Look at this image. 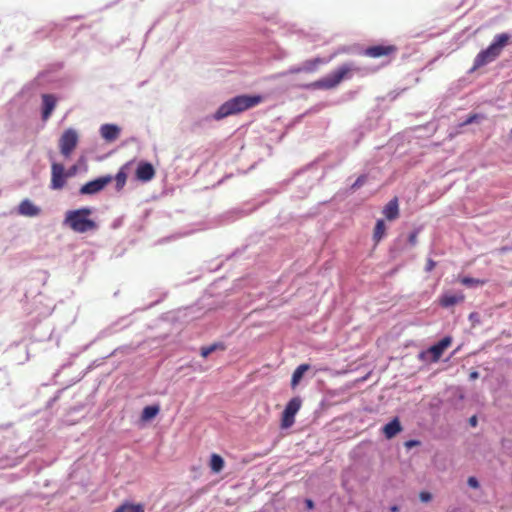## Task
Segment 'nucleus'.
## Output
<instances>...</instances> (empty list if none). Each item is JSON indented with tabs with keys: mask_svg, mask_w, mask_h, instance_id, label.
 <instances>
[{
	"mask_svg": "<svg viewBox=\"0 0 512 512\" xmlns=\"http://www.w3.org/2000/svg\"><path fill=\"white\" fill-rule=\"evenodd\" d=\"M113 180L111 175H105L87 182L80 188V194L93 195L102 191Z\"/></svg>",
	"mask_w": 512,
	"mask_h": 512,
	"instance_id": "obj_8",
	"label": "nucleus"
},
{
	"mask_svg": "<svg viewBox=\"0 0 512 512\" xmlns=\"http://www.w3.org/2000/svg\"><path fill=\"white\" fill-rule=\"evenodd\" d=\"M357 70L352 63H346L332 71L325 77L308 84L306 87L310 89L331 90L336 88L343 80L350 79L352 72Z\"/></svg>",
	"mask_w": 512,
	"mask_h": 512,
	"instance_id": "obj_3",
	"label": "nucleus"
},
{
	"mask_svg": "<svg viewBox=\"0 0 512 512\" xmlns=\"http://www.w3.org/2000/svg\"><path fill=\"white\" fill-rule=\"evenodd\" d=\"M79 142V136L76 130L66 129L59 139V149L65 158H69Z\"/></svg>",
	"mask_w": 512,
	"mask_h": 512,
	"instance_id": "obj_5",
	"label": "nucleus"
},
{
	"mask_svg": "<svg viewBox=\"0 0 512 512\" xmlns=\"http://www.w3.org/2000/svg\"><path fill=\"white\" fill-rule=\"evenodd\" d=\"M467 483L471 488H474V489L479 488V482L474 476L469 477L467 480Z\"/></svg>",
	"mask_w": 512,
	"mask_h": 512,
	"instance_id": "obj_29",
	"label": "nucleus"
},
{
	"mask_svg": "<svg viewBox=\"0 0 512 512\" xmlns=\"http://www.w3.org/2000/svg\"><path fill=\"white\" fill-rule=\"evenodd\" d=\"M306 506L308 509H312L314 507V503L311 499L306 500Z\"/></svg>",
	"mask_w": 512,
	"mask_h": 512,
	"instance_id": "obj_38",
	"label": "nucleus"
},
{
	"mask_svg": "<svg viewBox=\"0 0 512 512\" xmlns=\"http://www.w3.org/2000/svg\"><path fill=\"white\" fill-rule=\"evenodd\" d=\"M262 102L259 95H239L223 103L216 111L214 118L221 120L230 115L238 114Z\"/></svg>",
	"mask_w": 512,
	"mask_h": 512,
	"instance_id": "obj_1",
	"label": "nucleus"
},
{
	"mask_svg": "<svg viewBox=\"0 0 512 512\" xmlns=\"http://www.w3.org/2000/svg\"><path fill=\"white\" fill-rule=\"evenodd\" d=\"M509 40V34H497L494 37L493 42L486 49L480 51L476 55L471 71H475L498 58L502 49L508 44Z\"/></svg>",
	"mask_w": 512,
	"mask_h": 512,
	"instance_id": "obj_2",
	"label": "nucleus"
},
{
	"mask_svg": "<svg viewBox=\"0 0 512 512\" xmlns=\"http://www.w3.org/2000/svg\"><path fill=\"white\" fill-rule=\"evenodd\" d=\"M477 423H478V420H477V417L475 415H473L472 417L469 418V424L472 427H476Z\"/></svg>",
	"mask_w": 512,
	"mask_h": 512,
	"instance_id": "obj_35",
	"label": "nucleus"
},
{
	"mask_svg": "<svg viewBox=\"0 0 512 512\" xmlns=\"http://www.w3.org/2000/svg\"><path fill=\"white\" fill-rule=\"evenodd\" d=\"M42 119L44 121L48 120L56 107L57 99L52 94H43L42 95Z\"/></svg>",
	"mask_w": 512,
	"mask_h": 512,
	"instance_id": "obj_13",
	"label": "nucleus"
},
{
	"mask_svg": "<svg viewBox=\"0 0 512 512\" xmlns=\"http://www.w3.org/2000/svg\"><path fill=\"white\" fill-rule=\"evenodd\" d=\"M399 510L400 509H399V507L397 505H393V506L390 507V511L391 512H399Z\"/></svg>",
	"mask_w": 512,
	"mask_h": 512,
	"instance_id": "obj_39",
	"label": "nucleus"
},
{
	"mask_svg": "<svg viewBox=\"0 0 512 512\" xmlns=\"http://www.w3.org/2000/svg\"><path fill=\"white\" fill-rule=\"evenodd\" d=\"M478 377H479V373H478L477 371H473V372H471V373H470V375H469V378H470L471 380H475V379H477Z\"/></svg>",
	"mask_w": 512,
	"mask_h": 512,
	"instance_id": "obj_37",
	"label": "nucleus"
},
{
	"mask_svg": "<svg viewBox=\"0 0 512 512\" xmlns=\"http://www.w3.org/2000/svg\"><path fill=\"white\" fill-rule=\"evenodd\" d=\"M160 411V407L158 405H150L146 406L141 414V420L142 421H149L157 416V414Z\"/></svg>",
	"mask_w": 512,
	"mask_h": 512,
	"instance_id": "obj_23",
	"label": "nucleus"
},
{
	"mask_svg": "<svg viewBox=\"0 0 512 512\" xmlns=\"http://www.w3.org/2000/svg\"><path fill=\"white\" fill-rule=\"evenodd\" d=\"M77 171V167L76 166H72L67 172H66V175H67V178L68 177H71L73 176Z\"/></svg>",
	"mask_w": 512,
	"mask_h": 512,
	"instance_id": "obj_34",
	"label": "nucleus"
},
{
	"mask_svg": "<svg viewBox=\"0 0 512 512\" xmlns=\"http://www.w3.org/2000/svg\"><path fill=\"white\" fill-rule=\"evenodd\" d=\"M419 498L422 502H429L432 499V495L429 492L422 491L419 494Z\"/></svg>",
	"mask_w": 512,
	"mask_h": 512,
	"instance_id": "obj_28",
	"label": "nucleus"
},
{
	"mask_svg": "<svg viewBox=\"0 0 512 512\" xmlns=\"http://www.w3.org/2000/svg\"><path fill=\"white\" fill-rule=\"evenodd\" d=\"M417 236H418V233L417 232H412L409 237H408V241L411 245H415L417 243Z\"/></svg>",
	"mask_w": 512,
	"mask_h": 512,
	"instance_id": "obj_32",
	"label": "nucleus"
},
{
	"mask_svg": "<svg viewBox=\"0 0 512 512\" xmlns=\"http://www.w3.org/2000/svg\"><path fill=\"white\" fill-rule=\"evenodd\" d=\"M464 300L465 295L462 292L445 293L440 297L439 303L442 307L448 308L456 304L462 303Z\"/></svg>",
	"mask_w": 512,
	"mask_h": 512,
	"instance_id": "obj_12",
	"label": "nucleus"
},
{
	"mask_svg": "<svg viewBox=\"0 0 512 512\" xmlns=\"http://www.w3.org/2000/svg\"><path fill=\"white\" fill-rule=\"evenodd\" d=\"M386 233V225L384 223V220L379 219L376 222V225L374 227L373 231V240L375 244H378L382 238L385 236Z\"/></svg>",
	"mask_w": 512,
	"mask_h": 512,
	"instance_id": "obj_20",
	"label": "nucleus"
},
{
	"mask_svg": "<svg viewBox=\"0 0 512 512\" xmlns=\"http://www.w3.org/2000/svg\"><path fill=\"white\" fill-rule=\"evenodd\" d=\"M436 266V262L432 259H428L426 262L425 270L431 272Z\"/></svg>",
	"mask_w": 512,
	"mask_h": 512,
	"instance_id": "obj_31",
	"label": "nucleus"
},
{
	"mask_svg": "<svg viewBox=\"0 0 512 512\" xmlns=\"http://www.w3.org/2000/svg\"><path fill=\"white\" fill-rule=\"evenodd\" d=\"M460 282L463 285L468 286V287L483 285L485 283L484 280H480V279H476V278H471V277H463L460 280Z\"/></svg>",
	"mask_w": 512,
	"mask_h": 512,
	"instance_id": "obj_26",
	"label": "nucleus"
},
{
	"mask_svg": "<svg viewBox=\"0 0 512 512\" xmlns=\"http://www.w3.org/2000/svg\"><path fill=\"white\" fill-rule=\"evenodd\" d=\"M452 338L447 336L441 339L438 343L432 345L428 349V353L432 356V361L437 362L442 357L444 351L451 345Z\"/></svg>",
	"mask_w": 512,
	"mask_h": 512,
	"instance_id": "obj_10",
	"label": "nucleus"
},
{
	"mask_svg": "<svg viewBox=\"0 0 512 512\" xmlns=\"http://www.w3.org/2000/svg\"><path fill=\"white\" fill-rule=\"evenodd\" d=\"M102 138L108 142L115 141L120 135V128L114 124H104L100 128Z\"/></svg>",
	"mask_w": 512,
	"mask_h": 512,
	"instance_id": "obj_15",
	"label": "nucleus"
},
{
	"mask_svg": "<svg viewBox=\"0 0 512 512\" xmlns=\"http://www.w3.org/2000/svg\"><path fill=\"white\" fill-rule=\"evenodd\" d=\"M479 115L478 114H472L470 115L462 124L461 126H466V125H469L473 122H475L477 119H478Z\"/></svg>",
	"mask_w": 512,
	"mask_h": 512,
	"instance_id": "obj_30",
	"label": "nucleus"
},
{
	"mask_svg": "<svg viewBox=\"0 0 512 512\" xmlns=\"http://www.w3.org/2000/svg\"><path fill=\"white\" fill-rule=\"evenodd\" d=\"M323 63H324V60L319 57L311 59V60H307L302 65L303 72L312 73L317 70V68L320 64H323Z\"/></svg>",
	"mask_w": 512,
	"mask_h": 512,
	"instance_id": "obj_24",
	"label": "nucleus"
},
{
	"mask_svg": "<svg viewBox=\"0 0 512 512\" xmlns=\"http://www.w3.org/2000/svg\"><path fill=\"white\" fill-rule=\"evenodd\" d=\"M401 430L402 427L398 418H394L383 427V432L388 439L395 437Z\"/></svg>",
	"mask_w": 512,
	"mask_h": 512,
	"instance_id": "obj_17",
	"label": "nucleus"
},
{
	"mask_svg": "<svg viewBox=\"0 0 512 512\" xmlns=\"http://www.w3.org/2000/svg\"><path fill=\"white\" fill-rule=\"evenodd\" d=\"M309 369H310L309 364H301L294 370V372L292 374V378H291V387L293 389L297 387V385L300 383L304 373L307 372Z\"/></svg>",
	"mask_w": 512,
	"mask_h": 512,
	"instance_id": "obj_18",
	"label": "nucleus"
},
{
	"mask_svg": "<svg viewBox=\"0 0 512 512\" xmlns=\"http://www.w3.org/2000/svg\"><path fill=\"white\" fill-rule=\"evenodd\" d=\"M302 405L300 397L292 398L286 405L281 418V427L283 429L290 428L295 422V415L298 413Z\"/></svg>",
	"mask_w": 512,
	"mask_h": 512,
	"instance_id": "obj_6",
	"label": "nucleus"
},
{
	"mask_svg": "<svg viewBox=\"0 0 512 512\" xmlns=\"http://www.w3.org/2000/svg\"><path fill=\"white\" fill-rule=\"evenodd\" d=\"M382 213L388 221L396 220L399 217V201L397 197L391 199L383 208Z\"/></svg>",
	"mask_w": 512,
	"mask_h": 512,
	"instance_id": "obj_14",
	"label": "nucleus"
},
{
	"mask_svg": "<svg viewBox=\"0 0 512 512\" xmlns=\"http://www.w3.org/2000/svg\"><path fill=\"white\" fill-rule=\"evenodd\" d=\"M91 214L92 210L90 208L70 210L66 213L65 224L77 233L93 231L97 228V224L89 218Z\"/></svg>",
	"mask_w": 512,
	"mask_h": 512,
	"instance_id": "obj_4",
	"label": "nucleus"
},
{
	"mask_svg": "<svg viewBox=\"0 0 512 512\" xmlns=\"http://www.w3.org/2000/svg\"><path fill=\"white\" fill-rule=\"evenodd\" d=\"M113 512H145L144 506L140 503L124 502Z\"/></svg>",
	"mask_w": 512,
	"mask_h": 512,
	"instance_id": "obj_19",
	"label": "nucleus"
},
{
	"mask_svg": "<svg viewBox=\"0 0 512 512\" xmlns=\"http://www.w3.org/2000/svg\"><path fill=\"white\" fill-rule=\"evenodd\" d=\"M18 213L23 216L33 217L40 213V209L35 206L30 200H23L18 206Z\"/></svg>",
	"mask_w": 512,
	"mask_h": 512,
	"instance_id": "obj_16",
	"label": "nucleus"
},
{
	"mask_svg": "<svg viewBox=\"0 0 512 512\" xmlns=\"http://www.w3.org/2000/svg\"><path fill=\"white\" fill-rule=\"evenodd\" d=\"M224 464H225L224 460L220 455H218L216 453H213L211 455L209 466H210V469L212 470V472H214V473L221 472L224 468Z\"/></svg>",
	"mask_w": 512,
	"mask_h": 512,
	"instance_id": "obj_21",
	"label": "nucleus"
},
{
	"mask_svg": "<svg viewBox=\"0 0 512 512\" xmlns=\"http://www.w3.org/2000/svg\"><path fill=\"white\" fill-rule=\"evenodd\" d=\"M226 347L222 342H216L209 346H203L200 349V354L203 358H207L211 353L217 351V350H225Z\"/></svg>",
	"mask_w": 512,
	"mask_h": 512,
	"instance_id": "obj_22",
	"label": "nucleus"
},
{
	"mask_svg": "<svg viewBox=\"0 0 512 512\" xmlns=\"http://www.w3.org/2000/svg\"><path fill=\"white\" fill-rule=\"evenodd\" d=\"M367 180V176L366 175H360L356 181L352 184L351 188L352 189H357V188H360Z\"/></svg>",
	"mask_w": 512,
	"mask_h": 512,
	"instance_id": "obj_27",
	"label": "nucleus"
},
{
	"mask_svg": "<svg viewBox=\"0 0 512 512\" xmlns=\"http://www.w3.org/2000/svg\"><path fill=\"white\" fill-rule=\"evenodd\" d=\"M136 178L142 182H148L155 177V169L151 163L140 162L136 172Z\"/></svg>",
	"mask_w": 512,
	"mask_h": 512,
	"instance_id": "obj_11",
	"label": "nucleus"
},
{
	"mask_svg": "<svg viewBox=\"0 0 512 512\" xmlns=\"http://www.w3.org/2000/svg\"><path fill=\"white\" fill-rule=\"evenodd\" d=\"M115 181H116V189L118 191L122 190L123 187L125 186L126 184V180H127V174L126 172L124 171V167H122L118 173L116 174V176L114 177Z\"/></svg>",
	"mask_w": 512,
	"mask_h": 512,
	"instance_id": "obj_25",
	"label": "nucleus"
},
{
	"mask_svg": "<svg viewBox=\"0 0 512 512\" xmlns=\"http://www.w3.org/2000/svg\"><path fill=\"white\" fill-rule=\"evenodd\" d=\"M300 72H303V67H293V68H290L289 70V73L291 74H298Z\"/></svg>",
	"mask_w": 512,
	"mask_h": 512,
	"instance_id": "obj_33",
	"label": "nucleus"
},
{
	"mask_svg": "<svg viewBox=\"0 0 512 512\" xmlns=\"http://www.w3.org/2000/svg\"><path fill=\"white\" fill-rule=\"evenodd\" d=\"M418 444H419V442H418V441H416V440H409V441H407V442L405 443V446H406V447H408V448H410V447L416 446V445H418Z\"/></svg>",
	"mask_w": 512,
	"mask_h": 512,
	"instance_id": "obj_36",
	"label": "nucleus"
},
{
	"mask_svg": "<svg viewBox=\"0 0 512 512\" xmlns=\"http://www.w3.org/2000/svg\"><path fill=\"white\" fill-rule=\"evenodd\" d=\"M67 175L65 168L60 163H52L51 165V188L60 190L65 186Z\"/></svg>",
	"mask_w": 512,
	"mask_h": 512,
	"instance_id": "obj_9",
	"label": "nucleus"
},
{
	"mask_svg": "<svg viewBox=\"0 0 512 512\" xmlns=\"http://www.w3.org/2000/svg\"><path fill=\"white\" fill-rule=\"evenodd\" d=\"M398 52L395 45H373L363 51V55L370 58H391Z\"/></svg>",
	"mask_w": 512,
	"mask_h": 512,
	"instance_id": "obj_7",
	"label": "nucleus"
}]
</instances>
